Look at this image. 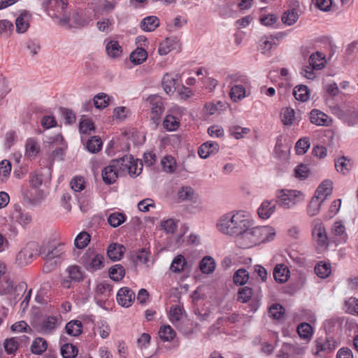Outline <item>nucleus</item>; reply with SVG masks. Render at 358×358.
Segmentation results:
<instances>
[{
	"label": "nucleus",
	"mask_w": 358,
	"mask_h": 358,
	"mask_svg": "<svg viewBox=\"0 0 358 358\" xmlns=\"http://www.w3.org/2000/svg\"><path fill=\"white\" fill-rule=\"evenodd\" d=\"M187 265L188 263L184 256L178 255L173 259L170 266V270L173 273H179L185 271Z\"/></svg>",
	"instance_id": "22"
},
{
	"label": "nucleus",
	"mask_w": 358,
	"mask_h": 358,
	"mask_svg": "<svg viewBox=\"0 0 358 358\" xmlns=\"http://www.w3.org/2000/svg\"><path fill=\"white\" fill-rule=\"evenodd\" d=\"M11 171V164L8 160H3L0 162V180L4 181L10 175Z\"/></svg>",
	"instance_id": "61"
},
{
	"label": "nucleus",
	"mask_w": 358,
	"mask_h": 358,
	"mask_svg": "<svg viewBox=\"0 0 358 358\" xmlns=\"http://www.w3.org/2000/svg\"><path fill=\"white\" fill-rule=\"evenodd\" d=\"M91 236L86 231H82L75 238V246L78 249L85 248L90 242Z\"/></svg>",
	"instance_id": "41"
},
{
	"label": "nucleus",
	"mask_w": 358,
	"mask_h": 358,
	"mask_svg": "<svg viewBox=\"0 0 358 358\" xmlns=\"http://www.w3.org/2000/svg\"><path fill=\"white\" fill-rule=\"evenodd\" d=\"M26 155L29 157H35L40 152V143L35 138H29L25 145Z\"/></svg>",
	"instance_id": "23"
},
{
	"label": "nucleus",
	"mask_w": 358,
	"mask_h": 358,
	"mask_svg": "<svg viewBox=\"0 0 358 358\" xmlns=\"http://www.w3.org/2000/svg\"><path fill=\"white\" fill-rule=\"evenodd\" d=\"M275 38L271 35L262 37L259 42V49L264 55H270L273 48L276 47L274 42Z\"/></svg>",
	"instance_id": "18"
},
{
	"label": "nucleus",
	"mask_w": 358,
	"mask_h": 358,
	"mask_svg": "<svg viewBox=\"0 0 358 358\" xmlns=\"http://www.w3.org/2000/svg\"><path fill=\"white\" fill-rule=\"evenodd\" d=\"M106 49L108 55L113 58L120 57L122 52V47L117 41H110L106 44Z\"/></svg>",
	"instance_id": "34"
},
{
	"label": "nucleus",
	"mask_w": 358,
	"mask_h": 358,
	"mask_svg": "<svg viewBox=\"0 0 358 358\" xmlns=\"http://www.w3.org/2000/svg\"><path fill=\"white\" fill-rule=\"evenodd\" d=\"M345 122L349 126H354L358 123V109H350L346 112L344 117Z\"/></svg>",
	"instance_id": "55"
},
{
	"label": "nucleus",
	"mask_w": 358,
	"mask_h": 358,
	"mask_svg": "<svg viewBox=\"0 0 358 358\" xmlns=\"http://www.w3.org/2000/svg\"><path fill=\"white\" fill-rule=\"evenodd\" d=\"M180 76L178 74L166 73L162 78V85L167 94H172L178 85V80Z\"/></svg>",
	"instance_id": "11"
},
{
	"label": "nucleus",
	"mask_w": 358,
	"mask_h": 358,
	"mask_svg": "<svg viewBox=\"0 0 358 358\" xmlns=\"http://www.w3.org/2000/svg\"><path fill=\"white\" fill-rule=\"evenodd\" d=\"M333 182L330 180H324L317 187L315 196L325 200L332 192Z\"/></svg>",
	"instance_id": "19"
},
{
	"label": "nucleus",
	"mask_w": 358,
	"mask_h": 358,
	"mask_svg": "<svg viewBox=\"0 0 358 358\" xmlns=\"http://www.w3.org/2000/svg\"><path fill=\"white\" fill-rule=\"evenodd\" d=\"M253 294V290L251 287H244L241 288L238 292V300L242 303L249 301Z\"/></svg>",
	"instance_id": "58"
},
{
	"label": "nucleus",
	"mask_w": 358,
	"mask_h": 358,
	"mask_svg": "<svg viewBox=\"0 0 358 358\" xmlns=\"http://www.w3.org/2000/svg\"><path fill=\"white\" fill-rule=\"evenodd\" d=\"M289 277V271L285 264H277L273 269V278L279 283L287 281Z\"/></svg>",
	"instance_id": "16"
},
{
	"label": "nucleus",
	"mask_w": 358,
	"mask_h": 358,
	"mask_svg": "<svg viewBox=\"0 0 358 358\" xmlns=\"http://www.w3.org/2000/svg\"><path fill=\"white\" fill-rule=\"evenodd\" d=\"M82 264L90 271H97L103 266V257L93 250H87L81 258Z\"/></svg>",
	"instance_id": "6"
},
{
	"label": "nucleus",
	"mask_w": 358,
	"mask_h": 358,
	"mask_svg": "<svg viewBox=\"0 0 358 358\" xmlns=\"http://www.w3.org/2000/svg\"><path fill=\"white\" fill-rule=\"evenodd\" d=\"M94 122L91 119L82 116L79 121V131L81 134H85L87 132L94 131Z\"/></svg>",
	"instance_id": "40"
},
{
	"label": "nucleus",
	"mask_w": 358,
	"mask_h": 358,
	"mask_svg": "<svg viewBox=\"0 0 358 358\" xmlns=\"http://www.w3.org/2000/svg\"><path fill=\"white\" fill-rule=\"evenodd\" d=\"M126 220V215L122 213L115 212L108 217V222L112 227H117Z\"/></svg>",
	"instance_id": "43"
},
{
	"label": "nucleus",
	"mask_w": 358,
	"mask_h": 358,
	"mask_svg": "<svg viewBox=\"0 0 358 358\" xmlns=\"http://www.w3.org/2000/svg\"><path fill=\"white\" fill-rule=\"evenodd\" d=\"M118 176L119 173L117 169H115L114 165H112L111 163L102 171L103 181L107 185L114 183L118 178Z\"/></svg>",
	"instance_id": "17"
},
{
	"label": "nucleus",
	"mask_w": 358,
	"mask_h": 358,
	"mask_svg": "<svg viewBox=\"0 0 358 358\" xmlns=\"http://www.w3.org/2000/svg\"><path fill=\"white\" fill-rule=\"evenodd\" d=\"M59 110L62 117L65 120L66 124H71L76 122V114L72 110L64 107H60Z\"/></svg>",
	"instance_id": "56"
},
{
	"label": "nucleus",
	"mask_w": 358,
	"mask_h": 358,
	"mask_svg": "<svg viewBox=\"0 0 358 358\" xmlns=\"http://www.w3.org/2000/svg\"><path fill=\"white\" fill-rule=\"evenodd\" d=\"M3 347L7 354H14L18 349V343L15 338H7L3 343Z\"/></svg>",
	"instance_id": "60"
},
{
	"label": "nucleus",
	"mask_w": 358,
	"mask_h": 358,
	"mask_svg": "<svg viewBox=\"0 0 358 358\" xmlns=\"http://www.w3.org/2000/svg\"><path fill=\"white\" fill-rule=\"evenodd\" d=\"M268 313L273 319L280 320L285 314V309L281 305L275 303L269 308Z\"/></svg>",
	"instance_id": "57"
},
{
	"label": "nucleus",
	"mask_w": 358,
	"mask_h": 358,
	"mask_svg": "<svg viewBox=\"0 0 358 358\" xmlns=\"http://www.w3.org/2000/svg\"><path fill=\"white\" fill-rule=\"evenodd\" d=\"M31 15L24 12L15 20L16 30L18 33H24L29 27Z\"/></svg>",
	"instance_id": "27"
},
{
	"label": "nucleus",
	"mask_w": 358,
	"mask_h": 358,
	"mask_svg": "<svg viewBox=\"0 0 358 358\" xmlns=\"http://www.w3.org/2000/svg\"><path fill=\"white\" fill-rule=\"evenodd\" d=\"M176 334V331L170 325L162 326L159 331V338L164 342L172 341L175 338Z\"/></svg>",
	"instance_id": "36"
},
{
	"label": "nucleus",
	"mask_w": 358,
	"mask_h": 358,
	"mask_svg": "<svg viewBox=\"0 0 358 358\" xmlns=\"http://www.w3.org/2000/svg\"><path fill=\"white\" fill-rule=\"evenodd\" d=\"M309 64L315 70H321L325 66V57L320 52L313 53L309 57Z\"/></svg>",
	"instance_id": "26"
},
{
	"label": "nucleus",
	"mask_w": 358,
	"mask_h": 358,
	"mask_svg": "<svg viewBox=\"0 0 358 358\" xmlns=\"http://www.w3.org/2000/svg\"><path fill=\"white\" fill-rule=\"evenodd\" d=\"M324 201L314 195L307 207V213L309 216L317 215L320 213L321 205Z\"/></svg>",
	"instance_id": "30"
},
{
	"label": "nucleus",
	"mask_w": 358,
	"mask_h": 358,
	"mask_svg": "<svg viewBox=\"0 0 358 358\" xmlns=\"http://www.w3.org/2000/svg\"><path fill=\"white\" fill-rule=\"evenodd\" d=\"M83 324L79 320H71L66 325V333L72 336H78L82 333Z\"/></svg>",
	"instance_id": "33"
},
{
	"label": "nucleus",
	"mask_w": 358,
	"mask_h": 358,
	"mask_svg": "<svg viewBox=\"0 0 358 358\" xmlns=\"http://www.w3.org/2000/svg\"><path fill=\"white\" fill-rule=\"evenodd\" d=\"M335 168L338 172L346 175L352 169L350 160L346 157H342L335 159Z\"/></svg>",
	"instance_id": "31"
},
{
	"label": "nucleus",
	"mask_w": 358,
	"mask_h": 358,
	"mask_svg": "<svg viewBox=\"0 0 358 358\" xmlns=\"http://www.w3.org/2000/svg\"><path fill=\"white\" fill-rule=\"evenodd\" d=\"M293 95L296 100L304 102L309 98L308 88L306 85L296 86L293 90Z\"/></svg>",
	"instance_id": "37"
},
{
	"label": "nucleus",
	"mask_w": 358,
	"mask_h": 358,
	"mask_svg": "<svg viewBox=\"0 0 358 358\" xmlns=\"http://www.w3.org/2000/svg\"><path fill=\"white\" fill-rule=\"evenodd\" d=\"M41 126L45 129H49L57 126V122L54 116L45 115L41 120Z\"/></svg>",
	"instance_id": "63"
},
{
	"label": "nucleus",
	"mask_w": 358,
	"mask_h": 358,
	"mask_svg": "<svg viewBox=\"0 0 358 358\" xmlns=\"http://www.w3.org/2000/svg\"><path fill=\"white\" fill-rule=\"evenodd\" d=\"M112 286L110 284L106 282H100L96 287L95 299L100 302L104 301L110 296Z\"/></svg>",
	"instance_id": "13"
},
{
	"label": "nucleus",
	"mask_w": 358,
	"mask_h": 358,
	"mask_svg": "<svg viewBox=\"0 0 358 358\" xmlns=\"http://www.w3.org/2000/svg\"><path fill=\"white\" fill-rule=\"evenodd\" d=\"M315 272L318 277L326 278L331 274V265L329 263L320 262L315 265Z\"/></svg>",
	"instance_id": "35"
},
{
	"label": "nucleus",
	"mask_w": 358,
	"mask_h": 358,
	"mask_svg": "<svg viewBox=\"0 0 358 358\" xmlns=\"http://www.w3.org/2000/svg\"><path fill=\"white\" fill-rule=\"evenodd\" d=\"M142 168V162H138V159H134L132 157L131 164L129 165V169L127 173H129L131 176H137L141 173Z\"/></svg>",
	"instance_id": "53"
},
{
	"label": "nucleus",
	"mask_w": 358,
	"mask_h": 358,
	"mask_svg": "<svg viewBox=\"0 0 358 358\" xmlns=\"http://www.w3.org/2000/svg\"><path fill=\"white\" fill-rule=\"evenodd\" d=\"M102 141L99 136H92L87 141L86 147L89 152L95 153L101 150Z\"/></svg>",
	"instance_id": "32"
},
{
	"label": "nucleus",
	"mask_w": 358,
	"mask_h": 358,
	"mask_svg": "<svg viewBox=\"0 0 358 358\" xmlns=\"http://www.w3.org/2000/svg\"><path fill=\"white\" fill-rule=\"evenodd\" d=\"M310 142L309 138L307 137H303L299 139L295 145L296 152L298 155H303L305 154L308 149L310 148Z\"/></svg>",
	"instance_id": "59"
},
{
	"label": "nucleus",
	"mask_w": 358,
	"mask_h": 358,
	"mask_svg": "<svg viewBox=\"0 0 358 358\" xmlns=\"http://www.w3.org/2000/svg\"><path fill=\"white\" fill-rule=\"evenodd\" d=\"M226 103L222 101L216 103H207L205 104V108L210 115H213L216 112H220L226 108Z\"/></svg>",
	"instance_id": "54"
},
{
	"label": "nucleus",
	"mask_w": 358,
	"mask_h": 358,
	"mask_svg": "<svg viewBox=\"0 0 358 358\" xmlns=\"http://www.w3.org/2000/svg\"><path fill=\"white\" fill-rule=\"evenodd\" d=\"M217 225L222 233L238 238L245 230L253 225V220L249 213L238 210L222 215Z\"/></svg>",
	"instance_id": "1"
},
{
	"label": "nucleus",
	"mask_w": 358,
	"mask_h": 358,
	"mask_svg": "<svg viewBox=\"0 0 358 358\" xmlns=\"http://www.w3.org/2000/svg\"><path fill=\"white\" fill-rule=\"evenodd\" d=\"M312 225V236L314 241L320 247H327L328 236L322 222L319 219H315L313 221Z\"/></svg>",
	"instance_id": "7"
},
{
	"label": "nucleus",
	"mask_w": 358,
	"mask_h": 358,
	"mask_svg": "<svg viewBox=\"0 0 358 358\" xmlns=\"http://www.w3.org/2000/svg\"><path fill=\"white\" fill-rule=\"evenodd\" d=\"M66 272L67 275L62 280V285L65 288H70L72 282H80L83 279V273L78 266H69Z\"/></svg>",
	"instance_id": "8"
},
{
	"label": "nucleus",
	"mask_w": 358,
	"mask_h": 358,
	"mask_svg": "<svg viewBox=\"0 0 358 358\" xmlns=\"http://www.w3.org/2000/svg\"><path fill=\"white\" fill-rule=\"evenodd\" d=\"M68 4L67 0H45L43 6L49 16L64 25L69 23L71 17Z\"/></svg>",
	"instance_id": "3"
},
{
	"label": "nucleus",
	"mask_w": 358,
	"mask_h": 358,
	"mask_svg": "<svg viewBox=\"0 0 358 358\" xmlns=\"http://www.w3.org/2000/svg\"><path fill=\"white\" fill-rule=\"evenodd\" d=\"M245 96V89L242 85H235L231 88L230 97L237 102Z\"/></svg>",
	"instance_id": "42"
},
{
	"label": "nucleus",
	"mask_w": 358,
	"mask_h": 358,
	"mask_svg": "<svg viewBox=\"0 0 358 358\" xmlns=\"http://www.w3.org/2000/svg\"><path fill=\"white\" fill-rule=\"evenodd\" d=\"M219 150L217 143L208 141L203 143L199 148L198 154L202 159L208 158L210 155L215 154Z\"/></svg>",
	"instance_id": "14"
},
{
	"label": "nucleus",
	"mask_w": 358,
	"mask_h": 358,
	"mask_svg": "<svg viewBox=\"0 0 358 358\" xmlns=\"http://www.w3.org/2000/svg\"><path fill=\"white\" fill-rule=\"evenodd\" d=\"M124 251L125 248L122 245L112 243L108 246L107 253L110 259L117 261L122 258Z\"/></svg>",
	"instance_id": "25"
},
{
	"label": "nucleus",
	"mask_w": 358,
	"mask_h": 358,
	"mask_svg": "<svg viewBox=\"0 0 358 358\" xmlns=\"http://www.w3.org/2000/svg\"><path fill=\"white\" fill-rule=\"evenodd\" d=\"M316 352L315 355H320V352L329 353L336 348L334 344H331V341L326 338H320L316 340Z\"/></svg>",
	"instance_id": "21"
},
{
	"label": "nucleus",
	"mask_w": 358,
	"mask_h": 358,
	"mask_svg": "<svg viewBox=\"0 0 358 358\" xmlns=\"http://www.w3.org/2000/svg\"><path fill=\"white\" fill-rule=\"evenodd\" d=\"M125 275V270L120 264H115L109 269L110 278L115 281H120Z\"/></svg>",
	"instance_id": "47"
},
{
	"label": "nucleus",
	"mask_w": 358,
	"mask_h": 358,
	"mask_svg": "<svg viewBox=\"0 0 358 358\" xmlns=\"http://www.w3.org/2000/svg\"><path fill=\"white\" fill-rule=\"evenodd\" d=\"M216 267L215 259L210 256L204 257L199 263V268L204 274L212 273Z\"/></svg>",
	"instance_id": "28"
},
{
	"label": "nucleus",
	"mask_w": 358,
	"mask_h": 358,
	"mask_svg": "<svg viewBox=\"0 0 358 358\" xmlns=\"http://www.w3.org/2000/svg\"><path fill=\"white\" fill-rule=\"evenodd\" d=\"M310 120L313 124L324 126L328 125L329 117L323 112L314 109L310 113Z\"/></svg>",
	"instance_id": "24"
},
{
	"label": "nucleus",
	"mask_w": 358,
	"mask_h": 358,
	"mask_svg": "<svg viewBox=\"0 0 358 358\" xmlns=\"http://www.w3.org/2000/svg\"><path fill=\"white\" fill-rule=\"evenodd\" d=\"M297 332L301 338H309L313 334V328L308 323L303 322L298 326Z\"/></svg>",
	"instance_id": "52"
},
{
	"label": "nucleus",
	"mask_w": 358,
	"mask_h": 358,
	"mask_svg": "<svg viewBox=\"0 0 358 358\" xmlns=\"http://www.w3.org/2000/svg\"><path fill=\"white\" fill-rule=\"evenodd\" d=\"M93 101L96 108L103 109L108 106L109 97L105 93H99L94 97Z\"/></svg>",
	"instance_id": "51"
},
{
	"label": "nucleus",
	"mask_w": 358,
	"mask_h": 358,
	"mask_svg": "<svg viewBox=\"0 0 358 358\" xmlns=\"http://www.w3.org/2000/svg\"><path fill=\"white\" fill-rule=\"evenodd\" d=\"M58 319L57 317H48L44 320L42 329L45 332L50 333L57 326Z\"/></svg>",
	"instance_id": "62"
},
{
	"label": "nucleus",
	"mask_w": 358,
	"mask_h": 358,
	"mask_svg": "<svg viewBox=\"0 0 358 358\" xmlns=\"http://www.w3.org/2000/svg\"><path fill=\"white\" fill-rule=\"evenodd\" d=\"M275 235V230L271 227L252 226L236 238V244L241 248H250L259 243L273 240Z\"/></svg>",
	"instance_id": "2"
},
{
	"label": "nucleus",
	"mask_w": 358,
	"mask_h": 358,
	"mask_svg": "<svg viewBox=\"0 0 358 358\" xmlns=\"http://www.w3.org/2000/svg\"><path fill=\"white\" fill-rule=\"evenodd\" d=\"M63 247L62 245L55 246L50 248L44 258L45 259L52 262L55 259H61L64 255Z\"/></svg>",
	"instance_id": "46"
},
{
	"label": "nucleus",
	"mask_w": 358,
	"mask_h": 358,
	"mask_svg": "<svg viewBox=\"0 0 358 358\" xmlns=\"http://www.w3.org/2000/svg\"><path fill=\"white\" fill-rule=\"evenodd\" d=\"M345 307L348 313L358 315V299L355 298L349 299L345 303Z\"/></svg>",
	"instance_id": "64"
},
{
	"label": "nucleus",
	"mask_w": 358,
	"mask_h": 358,
	"mask_svg": "<svg viewBox=\"0 0 358 358\" xmlns=\"http://www.w3.org/2000/svg\"><path fill=\"white\" fill-rule=\"evenodd\" d=\"M249 279V273L243 268L237 270L233 277L234 282L236 285H245Z\"/></svg>",
	"instance_id": "48"
},
{
	"label": "nucleus",
	"mask_w": 358,
	"mask_h": 358,
	"mask_svg": "<svg viewBox=\"0 0 358 358\" xmlns=\"http://www.w3.org/2000/svg\"><path fill=\"white\" fill-rule=\"evenodd\" d=\"M159 26V20L156 16H148L143 18L140 27L145 31H153Z\"/></svg>",
	"instance_id": "20"
},
{
	"label": "nucleus",
	"mask_w": 358,
	"mask_h": 358,
	"mask_svg": "<svg viewBox=\"0 0 358 358\" xmlns=\"http://www.w3.org/2000/svg\"><path fill=\"white\" fill-rule=\"evenodd\" d=\"M46 349L47 342L42 338H36L31 346V352L36 355H41Z\"/></svg>",
	"instance_id": "45"
},
{
	"label": "nucleus",
	"mask_w": 358,
	"mask_h": 358,
	"mask_svg": "<svg viewBox=\"0 0 358 358\" xmlns=\"http://www.w3.org/2000/svg\"><path fill=\"white\" fill-rule=\"evenodd\" d=\"M277 201L275 200L264 201L257 210L260 218L268 219L275 211Z\"/></svg>",
	"instance_id": "12"
},
{
	"label": "nucleus",
	"mask_w": 358,
	"mask_h": 358,
	"mask_svg": "<svg viewBox=\"0 0 358 358\" xmlns=\"http://www.w3.org/2000/svg\"><path fill=\"white\" fill-rule=\"evenodd\" d=\"M298 19L299 14L294 8L287 10L282 16V22L289 26L294 24Z\"/></svg>",
	"instance_id": "44"
},
{
	"label": "nucleus",
	"mask_w": 358,
	"mask_h": 358,
	"mask_svg": "<svg viewBox=\"0 0 358 358\" xmlns=\"http://www.w3.org/2000/svg\"><path fill=\"white\" fill-rule=\"evenodd\" d=\"M135 293L129 287H124L117 294V301L123 307H129L135 300Z\"/></svg>",
	"instance_id": "10"
},
{
	"label": "nucleus",
	"mask_w": 358,
	"mask_h": 358,
	"mask_svg": "<svg viewBox=\"0 0 358 358\" xmlns=\"http://www.w3.org/2000/svg\"><path fill=\"white\" fill-rule=\"evenodd\" d=\"M78 353V348L71 343L64 344L61 347V355L63 358H75Z\"/></svg>",
	"instance_id": "49"
},
{
	"label": "nucleus",
	"mask_w": 358,
	"mask_h": 358,
	"mask_svg": "<svg viewBox=\"0 0 358 358\" xmlns=\"http://www.w3.org/2000/svg\"><path fill=\"white\" fill-rule=\"evenodd\" d=\"M281 120L285 125H291L295 120V113L294 109L286 108L281 112Z\"/></svg>",
	"instance_id": "50"
},
{
	"label": "nucleus",
	"mask_w": 358,
	"mask_h": 358,
	"mask_svg": "<svg viewBox=\"0 0 358 358\" xmlns=\"http://www.w3.org/2000/svg\"><path fill=\"white\" fill-rule=\"evenodd\" d=\"M162 169L169 173H173L176 169V162L175 159L169 155L164 157L161 161Z\"/></svg>",
	"instance_id": "39"
},
{
	"label": "nucleus",
	"mask_w": 358,
	"mask_h": 358,
	"mask_svg": "<svg viewBox=\"0 0 358 358\" xmlns=\"http://www.w3.org/2000/svg\"><path fill=\"white\" fill-rule=\"evenodd\" d=\"M131 155H124L121 158L113 159L110 163L114 165V168L117 169L119 173H127L129 169V165L131 164Z\"/></svg>",
	"instance_id": "15"
},
{
	"label": "nucleus",
	"mask_w": 358,
	"mask_h": 358,
	"mask_svg": "<svg viewBox=\"0 0 358 358\" xmlns=\"http://www.w3.org/2000/svg\"><path fill=\"white\" fill-rule=\"evenodd\" d=\"M180 125V120L172 115L166 116L163 121L164 127L169 131H176Z\"/></svg>",
	"instance_id": "38"
},
{
	"label": "nucleus",
	"mask_w": 358,
	"mask_h": 358,
	"mask_svg": "<svg viewBox=\"0 0 358 358\" xmlns=\"http://www.w3.org/2000/svg\"><path fill=\"white\" fill-rule=\"evenodd\" d=\"M40 254L39 245L36 242L28 243L16 256V262L20 266H24L31 262L34 257Z\"/></svg>",
	"instance_id": "5"
},
{
	"label": "nucleus",
	"mask_w": 358,
	"mask_h": 358,
	"mask_svg": "<svg viewBox=\"0 0 358 358\" xmlns=\"http://www.w3.org/2000/svg\"><path fill=\"white\" fill-rule=\"evenodd\" d=\"M277 203L283 208H290L303 199L301 192L293 189H278L276 193Z\"/></svg>",
	"instance_id": "4"
},
{
	"label": "nucleus",
	"mask_w": 358,
	"mask_h": 358,
	"mask_svg": "<svg viewBox=\"0 0 358 358\" xmlns=\"http://www.w3.org/2000/svg\"><path fill=\"white\" fill-rule=\"evenodd\" d=\"M148 57L146 50L143 48H137L129 56L130 61L135 65H138L144 62Z\"/></svg>",
	"instance_id": "29"
},
{
	"label": "nucleus",
	"mask_w": 358,
	"mask_h": 358,
	"mask_svg": "<svg viewBox=\"0 0 358 358\" xmlns=\"http://www.w3.org/2000/svg\"><path fill=\"white\" fill-rule=\"evenodd\" d=\"M148 101L151 105V120L155 124H157L164 110L162 99L158 95H151Z\"/></svg>",
	"instance_id": "9"
}]
</instances>
